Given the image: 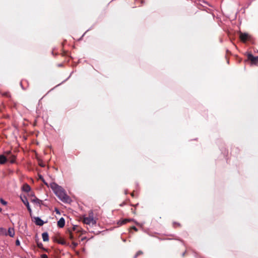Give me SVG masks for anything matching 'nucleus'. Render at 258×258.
I'll return each instance as SVG.
<instances>
[{
    "label": "nucleus",
    "instance_id": "9b49d317",
    "mask_svg": "<svg viewBox=\"0 0 258 258\" xmlns=\"http://www.w3.org/2000/svg\"><path fill=\"white\" fill-rule=\"evenodd\" d=\"M31 188L29 185L25 184L23 186V190L26 192H28L30 190Z\"/></svg>",
    "mask_w": 258,
    "mask_h": 258
},
{
    "label": "nucleus",
    "instance_id": "4be33fe9",
    "mask_svg": "<svg viewBox=\"0 0 258 258\" xmlns=\"http://www.w3.org/2000/svg\"><path fill=\"white\" fill-rule=\"evenodd\" d=\"M39 165L42 166V167H44L45 166V165L43 163H39Z\"/></svg>",
    "mask_w": 258,
    "mask_h": 258
},
{
    "label": "nucleus",
    "instance_id": "20e7f679",
    "mask_svg": "<svg viewBox=\"0 0 258 258\" xmlns=\"http://www.w3.org/2000/svg\"><path fill=\"white\" fill-rule=\"evenodd\" d=\"M249 37V36L247 33H240V38L241 41L243 42H245Z\"/></svg>",
    "mask_w": 258,
    "mask_h": 258
},
{
    "label": "nucleus",
    "instance_id": "2eb2a0df",
    "mask_svg": "<svg viewBox=\"0 0 258 258\" xmlns=\"http://www.w3.org/2000/svg\"><path fill=\"white\" fill-rule=\"evenodd\" d=\"M6 232V229L3 228H0V233Z\"/></svg>",
    "mask_w": 258,
    "mask_h": 258
},
{
    "label": "nucleus",
    "instance_id": "5701e85b",
    "mask_svg": "<svg viewBox=\"0 0 258 258\" xmlns=\"http://www.w3.org/2000/svg\"><path fill=\"white\" fill-rule=\"evenodd\" d=\"M132 228L134 229L135 231H137V228L135 226L132 227Z\"/></svg>",
    "mask_w": 258,
    "mask_h": 258
},
{
    "label": "nucleus",
    "instance_id": "412c9836",
    "mask_svg": "<svg viewBox=\"0 0 258 258\" xmlns=\"http://www.w3.org/2000/svg\"><path fill=\"white\" fill-rule=\"evenodd\" d=\"M16 244L17 245H19L20 244V242L19 240H16Z\"/></svg>",
    "mask_w": 258,
    "mask_h": 258
},
{
    "label": "nucleus",
    "instance_id": "aec40b11",
    "mask_svg": "<svg viewBox=\"0 0 258 258\" xmlns=\"http://www.w3.org/2000/svg\"><path fill=\"white\" fill-rule=\"evenodd\" d=\"M37 245L39 248H41L42 247V244L41 243H37Z\"/></svg>",
    "mask_w": 258,
    "mask_h": 258
},
{
    "label": "nucleus",
    "instance_id": "6e6552de",
    "mask_svg": "<svg viewBox=\"0 0 258 258\" xmlns=\"http://www.w3.org/2000/svg\"><path fill=\"white\" fill-rule=\"evenodd\" d=\"M8 234L11 237L15 235V230L13 228H9L8 231Z\"/></svg>",
    "mask_w": 258,
    "mask_h": 258
},
{
    "label": "nucleus",
    "instance_id": "ddd939ff",
    "mask_svg": "<svg viewBox=\"0 0 258 258\" xmlns=\"http://www.w3.org/2000/svg\"><path fill=\"white\" fill-rule=\"evenodd\" d=\"M131 220V219H124L120 222V224L122 225V224H125L127 222L130 221Z\"/></svg>",
    "mask_w": 258,
    "mask_h": 258
},
{
    "label": "nucleus",
    "instance_id": "423d86ee",
    "mask_svg": "<svg viewBox=\"0 0 258 258\" xmlns=\"http://www.w3.org/2000/svg\"><path fill=\"white\" fill-rule=\"evenodd\" d=\"M35 223L37 225L42 226L44 224V222L39 217H35Z\"/></svg>",
    "mask_w": 258,
    "mask_h": 258
},
{
    "label": "nucleus",
    "instance_id": "9d476101",
    "mask_svg": "<svg viewBox=\"0 0 258 258\" xmlns=\"http://www.w3.org/2000/svg\"><path fill=\"white\" fill-rule=\"evenodd\" d=\"M7 159L6 156L3 155H0V164H4Z\"/></svg>",
    "mask_w": 258,
    "mask_h": 258
},
{
    "label": "nucleus",
    "instance_id": "39448f33",
    "mask_svg": "<svg viewBox=\"0 0 258 258\" xmlns=\"http://www.w3.org/2000/svg\"><path fill=\"white\" fill-rule=\"evenodd\" d=\"M21 199L22 200V201L23 202V203L26 206L27 209H28V210L31 212V209L30 208V207L29 206V202L27 200V199L25 198V197H21Z\"/></svg>",
    "mask_w": 258,
    "mask_h": 258
},
{
    "label": "nucleus",
    "instance_id": "0eeeda50",
    "mask_svg": "<svg viewBox=\"0 0 258 258\" xmlns=\"http://www.w3.org/2000/svg\"><path fill=\"white\" fill-rule=\"evenodd\" d=\"M65 224V221L63 218H61L57 222V226L60 228L64 227Z\"/></svg>",
    "mask_w": 258,
    "mask_h": 258
},
{
    "label": "nucleus",
    "instance_id": "f8f14e48",
    "mask_svg": "<svg viewBox=\"0 0 258 258\" xmlns=\"http://www.w3.org/2000/svg\"><path fill=\"white\" fill-rule=\"evenodd\" d=\"M9 160L11 163H14L15 160V157L14 155H11L9 157Z\"/></svg>",
    "mask_w": 258,
    "mask_h": 258
},
{
    "label": "nucleus",
    "instance_id": "1a4fd4ad",
    "mask_svg": "<svg viewBox=\"0 0 258 258\" xmlns=\"http://www.w3.org/2000/svg\"><path fill=\"white\" fill-rule=\"evenodd\" d=\"M43 240L44 241H48L49 240V236L47 232H44L42 234Z\"/></svg>",
    "mask_w": 258,
    "mask_h": 258
},
{
    "label": "nucleus",
    "instance_id": "bb28decb",
    "mask_svg": "<svg viewBox=\"0 0 258 258\" xmlns=\"http://www.w3.org/2000/svg\"><path fill=\"white\" fill-rule=\"evenodd\" d=\"M44 183L46 184V185H47V183L45 182L44 181H43Z\"/></svg>",
    "mask_w": 258,
    "mask_h": 258
},
{
    "label": "nucleus",
    "instance_id": "f257e3e1",
    "mask_svg": "<svg viewBox=\"0 0 258 258\" xmlns=\"http://www.w3.org/2000/svg\"><path fill=\"white\" fill-rule=\"evenodd\" d=\"M48 186L51 188L55 195L62 202L65 203H70L71 202V198L67 195L66 191L61 186L55 182L51 183Z\"/></svg>",
    "mask_w": 258,
    "mask_h": 258
},
{
    "label": "nucleus",
    "instance_id": "c85d7f7f",
    "mask_svg": "<svg viewBox=\"0 0 258 258\" xmlns=\"http://www.w3.org/2000/svg\"><path fill=\"white\" fill-rule=\"evenodd\" d=\"M61 243L63 244L64 243L63 242V241H61Z\"/></svg>",
    "mask_w": 258,
    "mask_h": 258
},
{
    "label": "nucleus",
    "instance_id": "dca6fc26",
    "mask_svg": "<svg viewBox=\"0 0 258 258\" xmlns=\"http://www.w3.org/2000/svg\"><path fill=\"white\" fill-rule=\"evenodd\" d=\"M142 252L141 251H138V252L137 253V254L135 255V257H134V258H136V257L138 256V255H139V254H142Z\"/></svg>",
    "mask_w": 258,
    "mask_h": 258
},
{
    "label": "nucleus",
    "instance_id": "cd10ccee",
    "mask_svg": "<svg viewBox=\"0 0 258 258\" xmlns=\"http://www.w3.org/2000/svg\"><path fill=\"white\" fill-rule=\"evenodd\" d=\"M61 243L63 244L64 243L63 242V241H61Z\"/></svg>",
    "mask_w": 258,
    "mask_h": 258
},
{
    "label": "nucleus",
    "instance_id": "7ed1b4c3",
    "mask_svg": "<svg viewBox=\"0 0 258 258\" xmlns=\"http://www.w3.org/2000/svg\"><path fill=\"white\" fill-rule=\"evenodd\" d=\"M247 58L251 61L252 64H256L258 62V57H254L251 54L247 55Z\"/></svg>",
    "mask_w": 258,
    "mask_h": 258
},
{
    "label": "nucleus",
    "instance_id": "a211bd4d",
    "mask_svg": "<svg viewBox=\"0 0 258 258\" xmlns=\"http://www.w3.org/2000/svg\"><path fill=\"white\" fill-rule=\"evenodd\" d=\"M38 201H39L38 199H37L36 198H35V199L32 200V201L33 202H35V203H39Z\"/></svg>",
    "mask_w": 258,
    "mask_h": 258
},
{
    "label": "nucleus",
    "instance_id": "c756f323",
    "mask_svg": "<svg viewBox=\"0 0 258 258\" xmlns=\"http://www.w3.org/2000/svg\"><path fill=\"white\" fill-rule=\"evenodd\" d=\"M1 211H2V209H1V208H0V212H1Z\"/></svg>",
    "mask_w": 258,
    "mask_h": 258
},
{
    "label": "nucleus",
    "instance_id": "393cba45",
    "mask_svg": "<svg viewBox=\"0 0 258 258\" xmlns=\"http://www.w3.org/2000/svg\"><path fill=\"white\" fill-rule=\"evenodd\" d=\"M39 177L40 179H42L43 181V179L42 178V176L41 175H39Z\"/></svg>",
    "mask_w": 258,
    "mask_h": 258
},
{
    "label": "nucleus",
    "instance_id": "4468645a",
    "mask_svg": "<svg viewBox=\"0 0 258 258\" xmlns=\"http://www.w3.org/2000/svg\"><path fill=\"white\" fill-rule=\"evenodd\" d=\"M78 243H76V242H73L72 243V248L74 249L77 246H78Z\"/></svg>",
    "mask_w": 258,
    "mask_h": 258
},
{
    "label": "nucleus",
    "instance_id": "6ab92c4d",
    "mask_svg": "<svg viewBox=\"0 0 258 258\" xmlns=\"http://www.w3.org/2000/svg\"><path fill=\"white\" fill-rule=\"evenodd\" d=\"M41 258H48L47 255L45 254H43L41 255Z\"/></svg>",
    "mask_w": 258,
    "mask_h": 258
},
{
    "label": "nucleus",
    "instance_id": "b1692460",
    "mask_svg": "<svg viewBox=\"0 0 258 258\" xmlns=\"http://www.w3.org/2000/svg\"><path fill=\"white\" fill-rule=\"evenodd\" d=\"M10 153H11L10 151H8V152H6V154H7V156H8L10 154Z\"/></svg>",
    "mask_w": 258,
    "mask_h": 258
},
{
    "label": "nucleus",
    "instance_id": "a878e982",
    "mask_svg": "<svg viewBox=\"0 0 258 258\" xmlns=\"http://www.w3.org/2000/svg\"><path fill=\"white\" fill-rule=\"evenodd\" d=\"M70 238L71 239H72L73 238V235L71 234H70Z\"/></svg>",
    "mask_w": 258,
    "mask_h": 258
},
{
    "label": "nucleus",
    "instance_id": "f03ea898",
    "mask_svg": "<svg viewBox=\"0 0 258 258\" xmlns=\"http://www.w3.org/2000/svg\"><path fill=\"white\" fill-rule=\"evenodd\" d=\"M83 221L85 224L89 225H94L96 223V221L93 217V213L92 211L89 213L88 217H83Z\"/></svg>",
    "mask_w": 258,
    "mask_h": 258
},
{
    "label": "nucleus",
    "instance_id": "f3484780",
    "mask_svg": "<svg viewBox=\"0 0 258 258\" xmlns=\"http://www.w3.org/2000/svg\"><path fill=\"white\" fill-rule=\"evenodd\" d=\"M1 202L2 204L4 205H6L7 204V202L5 201H4V200H3L2 199H1Z\"/></svg>",
    "mask_w": 258,
    "mask_h": 258
}]
</instances>
